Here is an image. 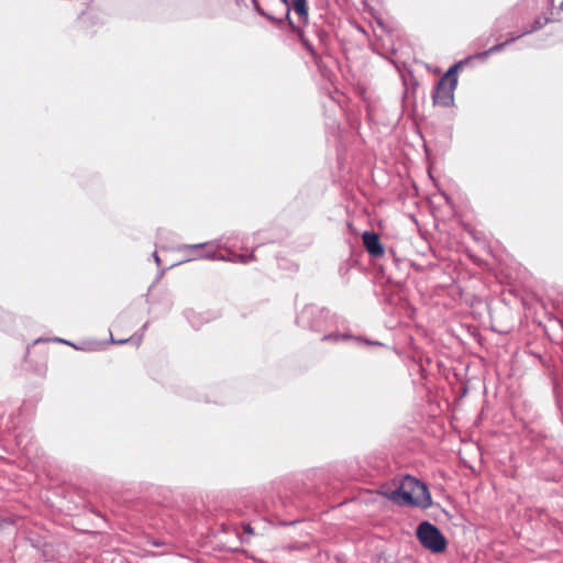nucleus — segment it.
Returning <instances> with one entry per match:
<instances>
[{"mask_svg":"<svg viewBox=\"0 0 563 563\" xmlns=\"http://www.w3.org/2000/svg\"><path fill=\"white\" fill-rule=\"evenodd\" d=\"M296 323L319 334L320 341L329 347L366 350L383 346L379 341L353 334L350 322L344 317L316 305L305 306L297 313Z\"/></svg>","mask_w":563,"mask_h":563,"instance_id":"obj_1","label":"nucleus"},{"mask_svg":"<svg viewBox=\"0 0 563 563\" xmlns=\"http://www.w3.org/2000/svg\"><path fill=\"white\" fill-rule=\"evenodd\" d=\"M380 493L399 506L421 508L431 506V496L427 486L412 476H405L396 488H384Z\"/></svg>","mask_w":563,"mask_h":563,"instance_id":"obj_2","label":"nucleus"},{"mask_svg":"<svg viewBox=\"0 0 563 563\" xmlns=\"http://www.w3.org/2000/svg\"><path fill=\"white\" fill-rule=\"evenodd\" d=\"M466 63L467 60L457 62L440 78L432 92L434 104L448 108L454 103V90L457 86V70Z\"/></svg>","mask_w":563,"mask_h":563,"instance_id":"obj_3","label":"nucleus"},{"mask_svg":"<svg viewBox=\"0 0 563 563\" xmlns=\"http://www.w3.org/2000/svg\"><path fill=\"white\" fill-rule=\"evenodd\" d=\"M62 343L71 346L75 350H81L86 352H97L108 349L109 343H118V344H130L131 346L137 347L141 342V336L131 335L126 339H120L115 340L112 334L110 333V339L108 340H96V339H87L82 341L79 345L74 344L70 341L59 339V338H38L34 340L33 344H40V343Z\"/></svg>","mask_w":563,"mask_h":563,"instance_id":"obj_4","label":"nucleus"},{"mask_svg":"<svg viewBox=\"0 0 563 563\" xmlns=\"http://www.w3.org/2000/svg\"><path fill=\"white\" fill-rule=\"evenodd\" d=\"M417 538L426 549L433 553H441L446 548V541L441 531L428 521L418 526Z\"/></svg>","mask_w":563,"mask_h":563,"instance_id":"obj_5","label":"nucleus"},{"mask_svg":"<svg viewBox=\"0 0 563 563\" xmlns=\"http://www.w3.org/2000/svg\"><path fill=\"white\" fill-rule=\"evenodd\" d=\"M219 246L220 243L211 241L206 243L185 245L184 249L195 252V254H192L189 260L207 258L213 261H227L224 254L218 253L217 247Z\"/></svg>","mask_w":563,"mask_h":563,"instance_id":"obj_6","label":"nucleus"},{"mask_svg":"<svg viewBox=\"0 0 563 563\" xmlns=\"http://www.w3.org/2000/svg\"><path fill=\"white\" fill-rule=\"evenodd\" d=\"M183 314L194 330H200L205 324L221 317L219 310L197 311L192 308L185 309Z\"/></svg>","mask_w":563,"mask_h":563,"instance_id":"obj_7","label":"nucleus"},{"mask_svg":"<svg viewBox=\"0 0 563 563\" xmlns=\"http://www.w3.org/2000/svg\"><path fill=\"white\" fill-rule=\"evenodd\" d=\"M362 238L364 246L369 255L374 257H379L384 255L385 250L378 234H376L375 232L365 231Z\"/></svg>","mask_w":563,"mask_h":563,"instance_id":"obj_8","label":"nucleus"},{"mask_svg":"<svg viewBox=\"0 0 563 563\" xmlns=\"http://www.w3.org/2000/svg\"><path fill=\"white\" fill-rule=\"evenodd\" d=\"M290 32L296 35L299 40V42L302 44L305 49L310 54L313 62L319 65V62L321 59L320 55L317 53L316 48L311 44V42L307 38L303 30L300 27V25H296L294 22L289 23Z\"/></svg>","mask_w":563,"mask_h":563,"instance_id":"obj_9","label":"nucleus"},{"mask_svg":"<svg viewBox=\"0 0 563 563\" xmlns=\"http://www.w3.org/2000/svg\"><path fill=\"white\" fill-rule=\"evenodd\" d=\"M517 40H519V36L517 34L510 35L506 41L495 44L490 48H488L484 52L476 53L473 56V58L485 60L489 55L501 52L506 46L510 45L511 43L516 42Z\"/></svg>","mask_w":563,"mask_h":563,"instance_id":"obj_10","label":"nucleus"},{"mask_svg":"<svg viewBox=\"0 0 563 563\" xmlns=\"http://www.w3.org/2000/svg\"><path fill=\"white\" fill-rule=\"evenodd\" d=\"M298 15L299 22L307 25L309 22L308 2L307 0H291L290 11Z\"/></svg>","mask_w":563,"mask_h":563,"instance_id":"obj_11","label":"nucleus"},{"mask_svg":"<svg viewBox=\"0 0 563 563\" xmlns=\"http://www.w3.org/2000/svg\"><path fill=\"white\" fill-rule=\"evenodd\" d=\"M550 22V19L545 16H538L529 27H525L519 34V38H521L525 35L531 34L533 32H537L544 27Z\"/></svg>","mask_w":563,"mask_h":563,"instance_id":"obj_12","label":"nucleus"},{"mask_svg":"<svg viewBox=\"0 0 563 563\" xmlns=\"http://www.w3.org/2000/svg\"><path fill=\"white\" fill-rule=\"evenodd\" d=\"M251 3H252V7H253V10L258 13L261 16H264L265 19H267L268 21L279 25L282 23H284V19H278L274 15H272L271 13L266 12L260 4L258 0H251Z\"/></svg>","mask_w":563,"mask_h":563,"instance_id":"obj_13","label":"nucleus"},{"mask_svg":"<svg viewBox=\"0 0 563 563\" xmlns=\"http://www.w3.org/2000/svg\"><path fill=\"white\" fill-rule=\"evenodd\" d=\"M227 261L225 262H235V263H247L251 261L254 256L253 254L250 255H243L238 253H232L230 255H225Z\"/></svg>","mask_w":563,"mask_h":563,"instance_id":"obj_14","label":"nucleus"},{"mask_svg":"<svg viewBox=\"0 0 563 563\" xmlns=\"http://www.w3.org/2000/svg\"><path fill=\"white\" fill-rule=\"evenodd\" d=\"M280 2L286 7V12H285V16L283 18L284 19V22L287 21L288 24L290 22H292L291 18H290V5H291V0H280Z\"/></svg>","mask_w":563,"mask_h":563,"instance_id":"obj_15","label":"nucleus"},{"mask_svg":"<svg viewBox=\"0 0 563 563\" xmlns=\"http://www.w3.org/2000/svg\"><path fill=\"white\" fill-rule=\"evenodd\" d=\"M349 269H350V265L347 263H345L339 267V273L341 276H344L347 274Z\"/></svg>","mask_w":563,"mask_h":563,"instance_id":"obj_16","label":"nucleus"},{"mask_svg":"<svg viewBox=\"0 0 563 563\" xmlns=\"http://www.w3.org/2000/svg\"><path fill=\"white\" fill-rule=\"evenodd\" d=\"M152 256H153V258H154V261H155V263H156L157 267H161V258H159V256H158L157 252H154V253L152 254Z\"/></svg>","mask_w":563,"mask_h":563,"instance_id":"obj_17","label":"nucleus"},{"mask_svg":"<svg viewBox=\"0 0 563 563\" xmlns=\"http://www.w3.org/2000/svg\"><path fill=\"white\" fill-rule=\"evenodd\" d=\"M390 261H391V264L397 266L398 265V260L395 257L394 254H391V257H390Z\"/></svg>","mask_w":563,"mask_h":563,"instance_id":"obj_18","label":"nucleus"},{"mask_svg":"<svg viewBox=\"0 0 563 563\" xmlns=\"http://www.w3.org/2000/svg\"><path fill=\"white\" fill-rule=\"evenodd\" d=\"M244 531L247 532V533H253V529L251 528L250 525H245L244 526Z\"/></svg>","mask_w":563,"mask_h":563,"instance_id":"obj_19","label":"nucleus"}]
</instances>
